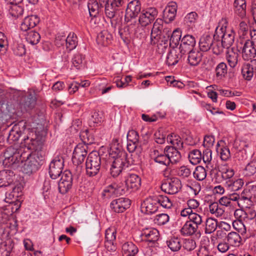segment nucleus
Wrapping results in <instances>:
<instances>
[{"label":"nucleus","instance_id":"nucleus-1","mask_svg":"<svg viewBox=\"0 0 256 256\" xmlns=\"http://www.w3.org/2000/svg\"><path fill=\"white\" fill-rule=\"evenodd\" d=\"M228 21L226 18H222L218 23L215 30L214 40L220 38V41L226 48H229L234 42V33L232 29L227 28Z\"/></svg>","mask_w":256,"mask_h":256},{"label":"nucleus","instance_id":"nucleus-2","mask_svg":"<svg viewBox=\"0 0 256 256\" xmlns=\"http://www.w3.org/2000/svg\"><path fill=\"white\" fill-rule=\"evenodd\" d=\"M101 166V158L99 154L94 151L90 153L86 162V174L89 176H96Z\"/></svg>","mask_w":256,"mask_h":256},{"label":"nucleus","instance_id":"nucleus-3","mask_svg":"<svg viewBox=\"0 0 256 256\" xmlns=\"http://www.w3.org/2000/svg\"><path fill=\"white\" fill-rule=\"evenodd\" d=\"M42 156L38 154H30L24 166V172L28 174L36 172L43 164Z\"/></svg>","mask_w":256,"mask_h":256},{"label":"nucleus","instance_id":"nucleus-4","mask_svg":"<svg viewBox=\"0 0 256 256\" xmlns=\"http://www.w3.org/2000/svg\"><path fill=\"white\" fill-rule=\"evenodd\" d=\"M3 164L9 167L18 162L21 160L22 154L18 148L13 146L8 148L3 154Z\"/></svg>","mask_w":256,"mask_h":256},{"label":"nucleus","instance_id":"nucleus-5","mask_svg":"<svg viewBox=\"0 0 256 256\" xmlns=\"http://www.w3.org/2000/svg\"><path fill=\"white\" fill-rule=\"evenodd\" d=\"M126 156V152H122L120 157L114 158L110 168V173L113 177L118 176L124 167L128 166Z\"/></svg>","mask_w":256,"mask_h":256},{"label":"nucleus","instance_id":"nucleus-6","mask_svg":"<svg viewBox=\"0 0 256 256\" xmlns=\"http://www.w3.org/2000/svg\"><path fill=\"white\" fill-rule=\"evenodd\" d=\"M64 166V160L60 156H57L50 162L49 174L50 178L56 179L62 174Z\"/></svg>","mask_w":256,"mask_h":256},{"label":"nucleus","instance_id":"nucleus-7","mask_svg":"<svg viewBox=\"0 0 256 256\" xmlns=\"http://www.w3.org/2000/svg\"><path fill=\"white\" fill-rule=\"evenodd\" d=\"M22 144L29 150H36L40 148L42 142L35 132L29 131L26 137L24 138Z\"/></svg>","mask_w":256,"mask_h":256},{"label":"nucleus","instance_id":"nucleus-8","mask_svg":"<svg viewBox=\"0 0 256 256\" xmlns=\"http://www.w3.org/2000/svg\"><path fill=\"white\" fill-rule=\"evenodd\" d=\"M88 146L85 144H78L73 152L72 162L74 164L79 166L84 161L88 154Z\"/></svg>","mask_w":256,"mask_h":256},{"label":"nucleus","instance_id":"nucleus-9","mask_svg":"<svg viewBox=\"0 0 256 256\" xmlns=\"http://www.w3.org/2000/svg\"><path fill=\"white\" fill-rule=\"evenodd\" d=\"M158 231L154 228H146L138 236H136L135 238L138 242L146 241L155 242L158 239Z\"/></svg>","mask_w":256,"mask_h":256},{"label":"nucleus","instance_id":"nucleus-10","mask_svg":"<svg viewBox=\"0 0 256 256\" xmlns=\"http://www.w3.org/2000/svg\"><path fill=\"white\" fill-rule=\"evenodd\" d=\"M181 182L177 178H170L166 182L162 184L161 186L162 190L170 194H174L178 193L181 189Z\"/></svg>","mask_w":256,"mask_h":256},{"label":"nucleus","instance_id":"nucleus-11","mask_svg":"<svg viewBox=\"0 0 256 256\" xmlns=\"http://www.w3.org/2000/svg\"><path fill=\"white\" fill-rule=\"evenodd\" d=\"M141 10V4L138 0H132L127 6L126 10L125 20L128 22L132 18H136Z\"/></svg>","mask_w":256,"mask_h":256},{"label":"nucleus","instance_id":"nucleus-12","mask_svg":"<svg viewBox=\"0 0 256 256\" xmlns=\"http://www.w3.org/2000/svg\"><path fill=\"white\" fill-rule=\"evenodd\" d=\"M158 15V11L154 8H150L146 10H142L139 16L138 21L142 26H146L152 22Z\"/></svg>","mask_w":256,"mask_h":256},{"label":"nucleus","instance_id":"nucleus-13","mask_svg":"<svg viewBox=\"0 0 256 256\" xmlns=\"http://www.w3.org/2000/svg\"><path fill=\"white\" fill-rule=\"evenodd\" d=\"M158 208V205L155 196H150L146 198L141 205L142 212L150 214L156 212Z\"/></svg>","mask_w":256,"mask_h":256},{"label":"nucleus","instance_id":"nucleus-14","mask_svg":"<svg viewBox=\"0 0 256 256\" xmlns=\"http://www.w3.org/2000/svg\"><path fill=\"white\" fill-rule=\"evenodd\" d=\"M72 174L70 171H65L62 176L58 182V190L62 194L66 193L72 188Z\"/></svg>","mask_w":256,"mask_h":256},{"label":"nucleus","instance_id":"nucleus-15","mask_svg":"<svg viewBox=\"0 0 256 256\" xmlns=\"http://www.w3.org/2000/svg\"><path fill=\"white\" fill-rule=\"evenodd\" d=\"M242 58L244 60H252L256 56V48L255 45L246 40L242 48Z\"/></svg>","mask_w":256,"mask_h":256},{"label":"nucleus","instance_id":"nucleus-16","mask_svg":"<svg viewBox=\"0 0 256 256\" xmlns=\"http://www.w3.org/2000/svg\"><path fill=\"white\" fill-rule=\"evenodd\" d=\"M196 42L195 38L192 35L184 36L181 40L179 48L180 53L185 55L188 51L194 50Z\"/></svg>","mask_w":256,"mask_h":256},{"label":"nucleus","instance_id":"nucleus-17","mask_svg":"<svg viewBox=\"0 0 256 256\" xmlns=\"http://www.w3.org/2000/svg\"><path fill=\"white\" fill-rule=\"evenodd\" d=\"M130 205V200L126 198H120L114 200L110 203L111 208L116 212H123Z\"/></svg>","mask_w":256,"mask_h":256},{"label":"nucleus","instance_id":"nucleus-18","mask_svg":"<svg viewBox=\"0 0 256 256\" xmlns=\"http://www.w3.org/2000/svg\"><path fill=\"white\" fill-rule=\"evenodd\" d=\"M178 6L176 2H170L164 10V20L166 23L172 22L176 18Z\"/></svg>","mask_w":256,"mask_h":256},{"label":"nucleus","instance_id":"nucleus-19","mask_svg":"<svg viewBox=\"0 0 256 256\" xmlns=\"http://www.w3.org/2000/svg\"><path fill=\"white\" fill-rule=\"evenodd\" d=\"M125 182L130 192L138 190L141 185V178L136 174H128L125 177Z\"/></svg>","mask_w":256,"mask_h":256},{"label":"nucleus","instance_id":"nucleus-20","mask_svg":"<svg viewBox=\"0 0 256 256\" xmlns=\"http://www.w3.org/2000/svg\"><path fill=\"white\" fill-rule=\"evenodd\" d=\"M178 150L170 146H166L164 148V152L166 154L170 164H176L181 160L182 156Z\"/></svg>","mask_w":256,"mask_h":256},{"label":"nucleus","instance_id":"nucleus-21","mask_svg":"<svg viewBox=\"0 0 256 256\" xmlns=\"http://www.w3.org/2000/svg\"><path fill=\"white\" fill-rule=\"evenodd\" d=\"M22 122H19L14 124L9 132L7 140L10 144H12L18 140L25 126L24 125L22 126Z\"/></svg>","mask_w":256,"mask_h":256},{"label":"nucleus","instance_id":"nucleus-22","mask_svg":"<svg viewBox=\"0 0 256 256\" xmlns=\"http://www.w3.org/2000/svg\"><path fill=\"white\" fill-rule=\"evenodd\" d=\"M40 22V18L36 15H31L24 18L20 25L22 30L26 32L35 27Z\"/></svg>","mask_w":256,"mask_h":256},{"label":"nucleus","instance_id":"nucleus-23","mask_svg":"<svg viewBox=\"0 0 256 256\" xmlns=\"http://www.w3.org/2000/svg\"><path fill=\"white\" fill-rule=\"evenodd\" d=\"M162 20L160 18L154 22L150 35L151 44H154L158 42L162 28Z\"/></svg>","mask_w":256,"mask_h":256},{"label":"nucleus","instance_id":"nucleus-24","mask_svg":"<svg viewBox=\"0 0 256 256\" xmlns=\"http://www.w3.org/2000/svg\"><path fill=\"white\" fill-rule=\"evenodd\" d=\"M36 92L33 90H29L28 96L24 102L22 104V108L28 111L34 108L36 104Z\"/></svg>","mask_w":256,"mask_h":256},{"label":"nucleus","instance_id":"nucleus-25","mask_svg":"<svg viewBox=\"0 0 256 256\" xmlns=\"http://www.w3.org/2000/svg\"><path fill=\"white\" fill-rule=\"evenodd\" d=\"M187 53H188V63L190 66H196L200 63L203 56L202 52L196 50H192Z\"/></svg>","mask_w":256,"mask_h":256},{"label":"nucleus","instance_id":"nucleus-26","mask_svg":"<svg viewBox=\"0 0 256 256\" xmlns=\"http://www.w3.org/2000/svg\"><path fill=\"white\" fill-rule=\"evenodd\" d=\"M214 36L213 38L209 34H204L200 38L199 42V46L201 51L207 52L212 46L214 42Z\"/></svg>","mask_w":256,"mask_h":256},{"label":"nucleus","instance_id":"nucleus-27","mask_svg":"<svg viewBox=\"0 0 256 256\" xmlns=\"http://www.w3.org/2000/svg\"><path fill=\"white\" fill-rule=\"evenodd\" d=\"M138 252V247L132 242H126L122 246V256H135Z\"/></svg>","mask_w":256,"mask_h":256},{"label":"nucleus","instance_id":"nucleus-28","mask_svg":"<svg viewBox=\"0 0 256 256\" xmlns=\"http://www.w3.org/2000/svg\"><path fill=\"white\" fill-rule=\"evenodd\" d=\"M184 56V54L180 53V50H178V52L176 50H171L166 56V64L168 66H174Z\"/></svg>","mask_w":256,"mask_h":256},{"label":"nucleus","instance_id":"nucleus-29","mask_svg":"<svg viewBox=\"0 0 256 256\" xmlns=\"http://www.w3.org/2000/svg\"><path fill=\"white\" fill-rule=\"evenodd\" d=\"M180 232L184 236H190L200 232L198 228L188 220L184 223Z\"/></svg>","mask_w":256,"mask_h":256},{"label":"nucleus","instance_id":"nucleus-30","mask_svg":"<svg viewBox=\"0 0 256 256\" xmlns=\"http://www.w3.org/2000/svg\"><path fill=\"white\" fill-rule=\"evenodd\" d=\"M14 172L10 170L0 172V187L6 186L12 182Z\"/></svg>","mask_w":256,"mask_h":256},{"label":"nucleus","instance_id":"nucleus-31","mask_svg":"<svg viewBox=\"0 0 256 256\" xmlns=\"http://www.w3.org/2000/svg\"><path fill=\"white\" fill-rule=\"evenodd\" d=\"M253 60L250 62L244 63L242 68V74L243 78L247 80H250L254 74V67L252 66Z\"/></svg>","mask_w":256,"mask_h":256},{"label":"nucleus","instance_id":"nucleus-32","mask_svg":"<svg viewBox=\"0 0 256 256\" xmlns=\"http://www.w3.org/2000/svg\"><path fill=\"white\" fill-rule=\"evenodd\" d=\"M234 12L240 18L246 16V0H235L234 2Z\"/></svg>","mask_w":256,"mask_h":256},{"label":"nucleus","instance_id":"nucleus-33","mask_svg":"<svg viewBox=\"0 0 256 256\" xmlns=\"http://www.w3.org/2000/svg\"><path fill=\"white\" fill-rule=\"evenodd\" d=\"M63 43H66V49L71 51L76 48L78 44V38L76 36L74 33H70L67 38L61 39Z\"/></svg>","mask_w":256,"mask_h":256},{"label":"nucleus","instance_id":"nucleus-34","mask_svg":"<svg viewBox=\"0 0 256 256\" xmlns=\"http://www.w3.org/2000/svg\"><path fill=\"white\" fill-rule=\"evenodd\" d=\"M198 18V15L194 12L188 14L184 18V24L188 28V30H192L195 26Z\"/></svg>","mask_w":256,"mask_h":256},{"label":"nucleus","instance_id":"nucleus-35","mask_svg":"<svg viewBox=\"0 0 256 256\" xmlns=\"http://www.w3.org/2000/svg\"><path fill=\"white\" fill-rule=\"evenodd\" d=\"M204 232L206 234H210L214 232L218 227L217 220L212 218H208L204 221Z\"/></svg>","mask_w":256,"mask_h":256},{"label":"nucleus","instance_id":"nucleus-36","mask_svg":"<svg viewBox=\"0 0 256 256\" xmlns=\"http://www.w3.org/2000/svg\"><path fill=\"white\" fill-rule=\"evenodd\" d=\"M244 184V180L242 178H232L226 181V185L228 190L236 192L240 190Z\"/></svg>","mask_w":256,"mask_h":256},{"label":"nucleus","instance_id":"nucleus-37","mask_svg":"<svg viewBox=\"0 0 256 256\" xmlns=\"http://www.w3.org/2000/svg\"><path fill=\"white\" fill-rule=\"evenodd\" d=\"M256 197V186L250 185L245 188L242 194V198L244 200L252 201Z\"/></svg>","mask_w":256,"mask_h":256},{"label":"nucleus","instance_id":"nucleus-38","mask_svg":"<svg viewBox=\"0 0 256 256\" xmlns=\"http://www.w3.org/2000/svg\"><path fill=\"white\" fill-rule=\"evenodd\" d=\"M166 140L168 143L172 145V146L177 149H181L183 148V142L180 137L175 134L172 133L168 135Z\"/></svg>","mask_w":256,"mask_h":256},{"label":"nucleus","instance_id":"nucleus-39","mask_svg":"<svg viewBox=\"0 0 256 256\" xmlns=\"http://www.w3.org/2000/svg\"><path fill=\"white\" fill-rule=\"evenodd\" d=\"M166 244L172 252L180 250L182 246L181 240L178 237H172L166 240Z\"/></svg>","mask_w":256,"mask_h":256},{"label":"nucleus","instance_id":"nucleus-40","mask_svg":"<svg viewBox=\"0 0 256 256\" xmlns=\"http://www.w3.org/2000/svg\"><path fill=\"white\" fill-rule=\"evenodd\" d=\"M23 187L21 184H18L15 186H12L10 188V192H7L6 193V198L12 200L13 198H16L21 196L20 192H22Z\"/></svg>","mask_w":256,"mask_h":256},{"label":"nucleus","instance_id":"nucleus-41","mask_svg":"<svg viewBox=\"0 0 256 256\" xmlns=\"http://www.w3.org/2000/svg\"><path fill=\"white\" fill-rule=\"evenodd\" d=\"M209 210L211 214L217 218L222 216L225 212L224 208L216 202L211 203L209 205Z\"/></svg>","mask_w":256,"mask_h":256},{"label":"nucleus","instance_id":"nucleus-42","mask_svg":"<svg viewBox=\"0 0 256 256\" xmlns=\"http://www.w3.org/2000/svg\"><path fill=\"white\" fill-rule=\"evenodd\" d=\"M227 240L229 244L233 246H239L242 244V240L238 233L232 232L228 234Z\"/></svg>","mask_w":256,"mask_h":256},{"label":"nucleus","instance_id":"nucleus-43","mask_svg":"<svg viewBox=\"0 0 256 256\" xmlns=\"http://www.w3.org/2000/svg\"><path fill=\"white\" fill-rule=\"evenodd\" d=\"M84 56L80 53L75 54L72 58V66L77 70H80L84 66Z\"/></svg>","mask_w":256,"mask_h":256},{"label":"nucleus","instance_id":"nucleus-44","mask_svg":"<svg viewBox=\"0 0 256 256\" xmlns=\"http://www.w3.org/2000/svg\"><path fill=\"white\" fill-rule=\"evenodd\" d=\"M88 7L90 16L94 18L96 16L102 8L98 2L94 0H90Z\"/></svg>","mask_w":256,"mask_h":256},{"label":"nucleus","instance_id":"nucleus-45","mask_svg":"<svg viewBox=\"0 0 256 256\" xmlns=\"http://www.w3.org/2000/svg\"><path fill=\"white\" fill-rule=\"evenodd\" d=\"M226 58L229 66L234 68L238 62V54L234 52L232 49L228 50L226 53Z\"/></svg>","mask_w":256,"mask_h":256},{"label":"nucleus","instance_id":"nucleus-46","mask_svg":"<svg viewBox=\"0 0 256 256\" xmlns=\"http://www.w3.org/2000/svg\"><path fill=\"white\" fill-rule=\"evenodd\" d=\"M228 72V67L226 64L221 62L215 68L216 76L218 80H222Z\"/></svg>","mask_w":256,"mask_h":256},{"label":"nucleus","instance_id":"nucleus-47","mask_svg":"<svg viewBox=\"0 0 256 256\" xmlns=\"http://www.w3.org/2000/svg\"><path fill=\"white\" fill-rule=\"evenodd\" d=\"M188 158L190 162L192 164L196 165L200 162L202 158V154L200 150L195 149L190 152Z\"/></svg>","mask_w":256,"mask_h":256},{"label":"nucleus","instance_id":"nucleus-48","mask_svg":"<svg viewBox=\"0 0 256 256\" xmlns=\"http://www.w3.org/2000/svg\"><path fill=\"white\" fill-rule=\"evenodd\" d=\"M104 120V113L100 111H94L92 112L90 118L91 126H94L95 124H100Z\"/></svg>","mask_w":256,"mask_h":256},{"label":"nucleus","instance_id":"nucleus-49","mask_svg":"<svg viewBox=\"0 0 256 256\" xmlns=\"http://www.w3.org/2000/svg\"><path fill=\"white\" fill-rule=\"evenodd\" d=\"M26 39L29 44L34 45L40 42V36L37 32L30 30L26 34Z\"/></svg>","mask_w":256,"mask_h":256},{"label":"nucleus","instance_id":"nucleus-50","mask_svg":"<svg viewBox=\"0 0 256 256\" xmlns=\"http://www.w3.org/2000/svg\"><path fill=\"white\" fill-rule=\"evenodd\" d=\"M19 4H10V6L8 8V12L14 18H18L22 16L23 14V8L18 5Z\"/></svg>","mask_w":256,"mask_h":256},{"label":"nucleus","instance_id":"nucleus-51","mask_svg":"<svg viewBox=\"0 0 256 256\" xmlns=\"http://www.w3.org/2000/svg\"><path fill=\"white\" fill-rule=\"evenodd\" d=\"M204 218V215H200L194 212V214H192V215L191 214L189 216L188 221L198 228L200 226L202 225Z\"/></svg>","mask_w":256,"mask_h":256},{"label":"nucleus","instance_id":"nucleus-52","mask_svg":"<svg viewBox=\"0 0 256 256\" xmlns=\"http://www.w3.org/2000/svg\"><path fill=\"white\" fill-rule=\"evenodd\" d=\"M116 232L114 227H111L106 230L105 245L108 246L110 242H114L116 239Z\"/></svg>","mask_w":256,"mask_h":256},{"label":"nucleus","instance_id":"nucleus-53","mask_svg":"<svg viewBox=\"0 0 256 256\" xmlns=\"http://www.w3.org/2000/svg\"><path fill=\"white\" fill-rule=\"evenodd\" d=\"M118 8L107 0L106 3L105 4V14L106 16L110 18H113L115 16Z\"/></svg>","mask_w":256,"mask_h":256},{"label":"nucleus","instance_id":"nucleus-54","mask_svg":"<svg viewBox=\"0 0 256 256\" xmlns=\"http://www.w3.org/2000/svg\"><path fill=\"white\" fill-rule=\"evenodd\" d=\"M111 35L106 32H102L97 36V42L102 46H106L110 42Z\"/></svg>","mask_w":256,"mask_h":256},{"label":"nucleus","instance_id":"nucleus-55","mask_svg":"<svg viewBox=\"0 0 256 256\" xmlns=\"http://www.w3.org/2000/svg\"><path fill=\"white\" fill-rule=\"evenodd\" d=\"M158 206H160L165 208H170L172 204L170 199L166 196L158 195L156 196Z\"/></svg>","mask_w":256,"mask_h":256},{"label":"nucleus","instance_id":"nucleus-56","mask_svg":"<svg viewBox=\"0 0 256 256\" xmlns=\"http://www.w3.org/2000/svg\"><path fill=\"white\" fill-rule=\"evenodd\" d=\"M194 178L199 181H202L206 178L207 173L205 168L200 166H197L193 172Z\"/></svg>","mask_w":256,"mask_h":256},{"label":"nucleus","instance_id":"nucleus-57","mask_svg":"<svg viewBox=\"0 0 256 256\" xmlns=\"http://www.w3.org/2000/svg\"><path fill=\"white\" fill-rule=\"evenodd\" d=\"M113 184L118 196L130 192L129 188L126 185V182L125 184L122 182L114 183Z\"/></svg>","mask_w":256,"mask_h":256},{"label":"nucleus","instance_id":"nucleus-58","mask_svg":"<svg viewBox=\"0 0 256 256\" xmlns=\"http://www.w3.org/2000/svg\"><path fill=\"white\" fill-rule=\"evenodd\" d=\"M256 172V159H254L246 166L244 174L246 176H251Z\"/></svg>","mask_w":256,"mask_h":256},{"label":"nucleus","instance_id":"nucleus-59","mask_svg":"<svg viewBox=\"0 0 256 256\" xmlns=\"http://www.w3.org/2000/svg\"><path fill=\"white\" fill-rule=\"evenodd\" d=\"M234 172L232 168L224 166L222 168V176L223 179L227 180H232L234 176Z\"/></svg>","mask_w":256,"mask_h":256},{"label":"nucleus","instance_id":"nucleus-60","mask_svg":"<svg viewBox=\"0 0 256 256\" xmlns=\"http://www.w3.org/2000/svg\"><path fill=\"white\" fill-rule=\"evenodd\" d=\"M169 216L166 214H157L154 219L156 224L159 226H162L166 224L169 221Z\"/></svg>","mask_w":256,"mask_h":256},{"label":"nucleus","instance_id":"nucleus-61","mask_svg":"<svg viewBox=\"0 0 256 256\" xmlns=\"http://www.w3.org/2000/svg\"><path fill=\"white\" fill-rule=\"evenodd\" d=\"M102 196L104 198H110L112 196H118V194H116V189L114 186L113 184L108 186L104 188V190L102 192Z\"/></svg>","mask_w":256,"mask_h":256},{"label":"nucleus","instance_id":"nucleus-62","mask_svg":"<svg viewBox=\"0 0 256 256\" xmlns=\"http://www.w3.org/2000/svg\"><path fill=\"white\" fill-rule=\"evenodd\" d=\"M232 226L234 228L242 235H244L246 234V227L242 222V220H234L232 222Z\"/></svg>","mask_w":256,"mask_h":256},{"label":"nucleus","instance_id":"nucleus-63","mask_svg":"<svg viewBox=\"0 0 256 256\" xmlns=\"http://www.w3.org/2000/svg\"><path fill=\"white\" fill-rule=\"evenodd\" d=\"M176 173L178 176L182 178H188L191 175V170L190 168L184 166L177 169Z\"/></svg>","mask_w":256,"mask_h":256},{"label":"nucleus","instance_id":"nucleus-64","mask_svg":"<svg viewBox=\"0 0 256 256\" xmlns=\"http://www.w3.org/2000/svg\"><path fill=\"white\" fill-rule=\"evenodd\" d=\"M140 136L138 132L133 130H130L127 134V139L128 142L141 143L139 140Z\"/></svg>","mask_w":256,"mask_h":256}]
</instances>
